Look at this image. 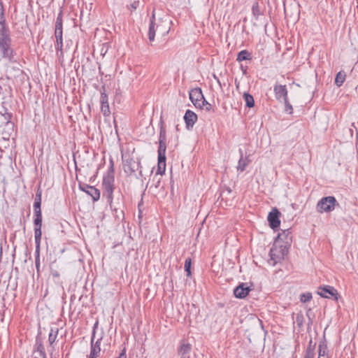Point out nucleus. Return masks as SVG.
I'll list each match as a JSON object with an SVG mask.
<instances>
[{
	"label": "nucleus",
	"instance_id": "f257e3e1",
	"mask_svg": "<svg viewBox=\"0 0 358 358\" xmlns=\"http://www.w3.org/2000/svg\"><path fill=\"white\" fill-rule=\"evenodd\" d=\"M292 242V236L290 229L282 230L278 234L270 250V265L274 266L278 262L284 259L288 253Z\"/></svg>",
	"mask_w": 358,
	"mask_h": 358
},
{
	"label": "nucleus",
	"instance_id": "f03ea898",
	"mask_svg": "<svg viewBox=\"0 0 358 358\" xmlns=\"http://www.w3.org/2000/svg\"><path fill=\"white\" fill-rule=\"evenodd\" d=\"M166 130L162 123L160 124L159 148H158V163L157 174L163 175L166 170Z\"/></svg>",
	"mask_w": 358,
	"mask_h": 358
},
{
	"label": "nucleus",
	"instance_id": "7ed1b4c3",
	"mask_svg": "<svg viewBox=\"0 0 358 358\" xmlns=\"http://www.w3.org/2000/svg\"><path fill=\"white\" fill-rule=\"evenodd\" d=\"M0 52L2 57L8 60L13 57L10 31L3 23H0Z\"/></svg>",
	"mask_w": 358,
	"mask_h": 358
},
{
	"label": "nucleus",
	"instance_id": "20e7f679",
	"mask_svg": "<svg viewBox=\"0 0 358 358\" xmlns=\"http://www.w3.org/2000/svg\"><path fill=\"white\" fill-rule=\"evenodd\" d=\"M122 157L123 163V169L126 174L131 176L132 174L135 173L136 171H139L140 177H143L140 162L135 161L129 155L127 156L122 155Z\"/></svg>",
	"mask_w": 358,
	"mask_h": 358
},
{
	"label": "nucleus",
	"instance_id": "39448f33",
	"mask_svg": "<svg viewBox=\"0 0 358 358\" xmlns=\"http://www.w3.org/2000/svg\"><path fill=\"white\" fill-rule=\"evenodd\" d=\"M115 176H103L102 181L103 195L106 197L107 202L112 208L113 201Z\"/></svg>",
	"mask_w": 358,
	"mask_h": 358
},
{
	"label": "nucleus",
	"instance_id": "423d86ee",
	"mask_svg": "<svg viewBox=\"0 0 358 358\" xmlns=\"http://www.w3.org/2000/svg\"><path fill=\"white\" fill-rule=\"evenodd\" d=\"M336 205L338 203L334 196L323 197L317 202V210L320 213L331 212L334 210Z\"/></svg>",
	"mask_w": 358,
	"mask_h": 358
},
{
	"label": "nucleus",
	"instance_id": "0eeeda50",
	"mask_svg": "<svg viewBox=\"0 0 358 358\" xmlns=\"http://www.w3.org/2000/svg\"><path fill=\"white\" fill-rule=\"evenodd\" d=\"M189 99L196 108H202L207 101L205 99L202 90L199 87H196L190 90L189 93Z\"/></svg>",
	"mask_w": 358,
	"mask_h": 358
},
{
	"label": "nucleus",
	"instance_id": "6e6552de",
	"mask_svg": "<svg viewBox=\"0 0 358 358\" xmlns=\"http://www.w3.org/2000/svg\"><path fill=\"white\" fill-rule=\"evenodd\" d=\"M317 294L322 298L338 301L339 294L338 291L332 286L323 285L317 288Z\"/></svg>",
	"mask_w": 358,
	"mask_h": 358
},
{
	"label": "nucleus",
	"instance_id": "1a4fd4ad",
	"mask_svg": "<svg viewBox=\"0 0 358 358\" xmlns=\"http://www.w3.org/2000/svg\"><path fill=\"white\" fill-rule=\"evenodd\" d=\"M273 92L275 99L282 102L288 98V91L286 85L275 84L273 87Z\"/></svg>",
	"mask_w": 358,
	"mask_h": 358
},
{
	"label": "nucleus",
	"instance_id": "9d476101",
	"mask_svg": "<svg viewBox=\"0 0 358 358\" xmlns=\"http://www.w3.org/2000/svg\"><path fill=\"white\" fill-rule=\"evenodd\" d=\"M95 338L92 337L91 338V349H90V354L88 357V358H96L100 355L101 351V341L102 340V336L99 337L96 341H94Z\"/></svg>",
	"mask_w": 358,
	"mask_h": 358
},
{
	"label": "nucleus",
	"instance_id": "9b49d317",
	"mask_svg": "<svg viewBox=\"0 0 358 358\" xmlns=\"http://www.w3.org/2000/svg\"><path fill=\"white\" fill-rule=\"evenodd\" d=\"M80 189L90 195L94 201H98L100 198V191L94 186L84 184L80 185Z\"/></svg>",
	"mask_w": 358,
	"mask_h": 358
},
{
	"label": "nucleus",
	"instance_id": "f8f14e48",
	"mask_svg": "<svg viewBox=\"0 0 358 358\" xmlns=\"http://www.w3.org/2000/svg\"><path fill=\"white\" fill-rule=\"evenodd\" d=\"M34 239H35V245H36V252L39 251L40 243L41 240L42 231V220H39L38 222H36V220H34Z\"/></svg>",
	"mask_w": 358,
	"mask_h": 358
},
{
	"label": "nucleus",
	"instance_id": "ddd939ff",
	"mask_svg": "<svg viewBox=\"0 0 358 358\" xmlns=\"http://www.w3.org/2000/svg\"><path fill=\"white\" fill-rule=\"evenodd\" d=\"M250 290L251 289L247 283L242 282L234 289V294L238 299H244L248 295Z\"/></svg>",
	"mask_w": 358,
	"mask_h": 358
},
{
	"label": "nucleus",
	"instance_id": "4468645a",
	"mask_svg": "<svg viewBox=\"0 0 358 358\" xmlns=\"http://www.w3.org/2000/svg\"><path fill=\"white\" fill-rule=\"evenodd\" d=\"M101 110L105 117H108L110 115V110L108 103V97L105 90L101 92Z\"/></svg>",
	"mask_w": 358,
	"mask_h": 358
},
{
	"label": "nucleus",
	"instance_id": "2eb2a0df",
	"mask_svg": "<svg viewBox=\"0 0 358 358\" xmlns=\"http://www.w3.org/2000/svg\"><path fill=\"white\" fill-rule=\"evenodd\" d=\"M268 221L272 229H275L279 227L280 224V221L279 220V211L276 208H274L268 213Z\"/></svg>",
	"mask_w": 358,
	"mask_h": 358
},
{
	"label": "nucleus",
	"instance_id": "dca6fc26",
	"mask_svg": "<svg viewBox=\"0 0 358 358\" xmlns=\"http://www.w3.org/2000/svg\"><path fill=\"white\" fill-rule=\"evenodd\" d=\"M184 120L187 127L192 128L197 120V115L193 111L187 110L184 115Z\"/></svg>",
	"mask_w": 358,
	"mask_h": 358
},
{
	"label": "nucleus",
	"instance_id": "f3484780",
	"mask_svg": "<svg viewBox=\"0 0 358 358\" xmlns=\"http://www.w3.org/2000/svg\"><path fill=\"white\" fill-rule=\"evenodd\" d=\"M157 30H158V29H157V22H155V10H153L148 30V38L150 41H154Z\"/></svg>",
	"mask_w": 358,
	"mask_h": 358
},
{
	"label": "nucleus",
	"instance_id": "a211bd4d",
	"mask_svg": "<svg viewBox=\"0 0 358 358\" xmlns=\"http://www.w3.org/2000/svg\"><path fill=\"white\" fill-rule=\"evenodd\" d=\"M171 21L168 22L159 19V23H157V29H158V31H160L163 36H165L168 34L170 31V24H171Z\"/></svg>",
	"mask_w": 358,
	"mask_h": 358
},
{
	"label": "nucleus",
	"instance_id": "6ab92c4d",
	"mask_svg": "<svg viewBox=\"0 0 358 358\" xmlns=\"http://www.w3.org/2000/svg\"><path fill=\"white\" fill-rule=\"evenodd\" d=\"M239 152L241 154V157L238 160V166L236 168H237L238 171L243 172L245 171V169L246 166L248 165L250 161L247 157H243V152L241 149L239 150Z\"/></svg>",
	"mask_w": 358,
	"mask_h": 358
},
{
	"label": "nucleus",
	"instance_id": "aec40b11",
	"mask_svg": "<svg viewBox=\"0 0 358 358\" xmlns=\"http://www.w3.org/2000/svg\"><path fill=\"white\" fill-rule=\"evenodd\" d=\"M41 204V202H40L38 201H34V220H36V222H38L39 220H42Z\"/></svg>",
	"mask_w": 358,
	"mask_h": 358
},
{
	"label": "nucleus",
	"instance_id": "412c9836",
	"mask_svg": "<svg viewBox=\"0 0 358 358\" xmlns=\"http://www.w3.org/2000/svg\"><path fill=\"white\" fill-rule=\"evenodd\" d=\"M251 59V54L248 50H243L238 52L236 60L238 62H242L244 60H250Z\"/></svg>",
	"mask_w": 358,
	"mask_h": 358
},
{
	"label": "nucleus",
	"instance_id": "4be33fe9",
	"mask_svg": "<svg viewBox=\"0 0 358 358\" xmlns=\"http://www.w3.org/2000/svg\"><path fill=\"white\" fill-rule=\"evenodd\" d=\"M345 78H346L345 73L344 71H339L336 74V78H335V84L338 87H341L343 84V83L345 82Z\"/></svg>",
	"mask_w": 358,
	"mask_h": 358
},
{
	"label": "nucleus",
	"instance_id": "5701e85b",
	"mask_svg": "<svg viewBox=\"0 0 358 358\" xmlns=\"http://www.w3.org/2000/svg\"><path fill=\"white\" fill-rule=\"evenodd\" d=\"M243 98L245 101V106L247 107L252 108L254 106L255 101H254L253 96L251 94H250L247 92H245L243 94Z\"/></svg>",
	"mask_w": 358,
	"mask_h": 358
},
{
	"label": "nucleus",
	"instance_id": "b1692460",
	"mask_svg": "<svg viewBox=\"0 0 358 358\" xmlns=\"http://www.w3.org/2000/svg\"><path fill=\"white\" fill-rule=\"evenodd\" d=\"M63 38L62 39H56V45L55 49L57 50V55L59 57L63 56Z\"/></svg>",
	"mask_w": 358,
	"mask_h": 358
},
{
	"label": "nucleus",
	"instance_id": "393cba45",
	"mask_svg": "<svg viewBox=\"0 0 358 358\" xmlns=\"http://www.w3.org/2000/svg\"><path fill=\"white\" fill-rule=\"evenodd\" d=\"M57 334H58L57 329H56L55 331H54L53 329H51V331L49 334V336H48V342L50 345H52L55 343V341L57 338Z\"/></svg>",
	"mask_w": 358,
	"mask_h": 358
},
{
	"label": "nucleus",
	"instance_id": "a878e982",
	"mask_svg": "<svg viewBox=\"0 0 358 358\" xmlns=\"http://www.w3.org/2000/svg\"><path fill=\"white\" fill-rule=\"evenodd\" d=\"M55 30H62V11L58 14L56 22H55Z\"/></svg>",
	"mask_w": 358,
	"mask_h": 358
},
{
	"label": "nucleus",
	"instance_id": "bb28decb",
	"mask_svg": "<svg viewBox=\"0 0 358 358\" xmlns=\"http://www.w3.org/2000/svg\"><path fill=\"white\" fill-rule=\"evenodd\" d=\"M312 299V294L310 292L303 293L300 296V301L302 303H306Z\"/></svg>",
	"mask_w": 358,
	"mask_h": 358
},
{
	"label": "nucleus",
	"instance_id": "cd10ccee",
	"mask_svg": "<svg viewBox=\"0 0 358 358\" xmlns=\"http://www.w3.org/2000/svg\"><path fill=\"white\" fill-rule=\"evenodd\" d=\"M282 102L285 104V111L288 114H292L293 113V108L292 106L290 104V103L288 101V98L285 100L282 101Z\"/></svg>",
	"mask_w": 358,
	"mask_h": 358
},
{
	"label": "nucleus",
	"instance_id": "c85d7f7f",
	"mask_svg": "<svg viewBox=\"0 0 358 358\" xmlns=\"http://www.w3.org/2000/svg\"><path fill=\"white\" fill-rule=\"evenodd\" d=\"M36 345H37V352H39L40 355L43 358H46L45 348H44L43 344L41 343H37Z\"/></svg>",
	"mask_w": 358,
	"mask_h": 358
},
{
	"label": "nucleus",
	"instance_id": "c756f323",
	"mask_svg": "<svg viewBox=\"0 0 358 358\" xmlns=\"http://www.w3.org/2000/svg\"><path fill=\"white\" fill-rule=\"evenodd\" d=\"M191 350V346L189 344H182L180 346V352L182 355L188 353Z\"/></svg>",
	"mask_w": 358,
	"mask_h": 358
},
{
	"label": "nucleus",
	"instance_id": "7c9ffc66",
	"mask_svg": "<svg viewBox=\"0 0 358 358\" xmlns=\"http://www.w3.org/2000/svg\"><path fill=\"white\" fill-rule=\"evenodd\" d=\"M139 6V1H134L133 3L127 6L128 9L135 10Z\"/></svg>",
	"mask_w": 358,
	"mask_h": 358
},
{
	"label": "nucleus",
	"instance_id": "2f4dec72",
	"mask_svg": "<svg viewBox=\"0 0 358 358\" xmlns=\"http://www.w3.org/2000/svg\"><path fill=\"white\" fill-rule=\"evenodd\" d=\"M326 354V347H322L321 345L319 346V357H324Z\"/></svg>",
	"mask_w": 358,
	"mask_h": 358
},
{
	"label": "nucleus",
	"instance_id": "473e14b6",
	"mask_svg": "<svg viewBox=\"0 0 358 358\" xmlns=\"http://www.w3.org/2000/svg\"><path fill=\"white\" fill-rule=\"evenodd\" d=\"M99 326V321L96 320L95 323L94 324L93 328H92V337L95 338L96 335V331Z\"/></svg>",
	"mask_w": 358,
	"mask_h": 358
},
{
	"label": "nucleus",
	"instance_id": "72a5a7b5",
	"mask_svg": "<svg viewBox=\"0 0 358 358\" xmlns=\"http://www.w3.org/2000/svg\"><path fill=\"white\" fill-rule=\"evenodd\" d=\"M62 30H55V36L56 39H62Z\"/></svg>",
	"mask_w": 358,
	"mask_h": 358
},
{
	"label": "nucleus",
	"instance_id": "f704fd0d",
	"mask_svg": "<svg viewBox=\"0 0 358 358\" xmlns=\"http://www.w3.org/2000/svg\"><path fill=\"white\" fill-rule=\"evenodd\" d=\"M114 176V166H110L108 170V172L106 174H105L103 176Z\"/></svg>",
	"mask_w": 358,
	"mask_h": 358
},
{
	"label": "nucleus",
	"instance_id": "c9c22d12",
	"mask_svg": "<svg viewBox=\"0 0 358 358\" xmlns=\"http://www.w3.org/2000/svg\"><path fill=\"white\" fill-rule=\"evenodd\" d=\"M192 262L190 258H187L185 261L184 268H191Z\"/></svg>",
	"mask_w": 358,
	"mask_h": 358
},
{
	"label": "nucleus",
	"instance_id": "e433bc0d",
	"mask_svg": "<svg viewBox=\"0 0 358 358\" xmlns=\"http://www.w3.org/2000/svg\"><path fill=\"white\" fill-rule=\"evenodd\" d=\"M252 13L255 15H258V13H259V6H258V4L257 3H255L252 6Z\"/></svg>",
	"mask_w": 358,
	"mask_h": 358
},
{
	"label": "nucleus",
	"instance_id": "4c0bfd02",
	"mask_svg": "<svg viewBox=\"0 0 358 358\" xmlns=\"http://www.w3.org/2000/svg\"><path fill=\"white\" fill-rule=\"evenodd\" d=\"M303 358H314V355L311 351H307Z\"/></svg>",
	"mask_w": 358,
	"mask_h": 358
},
{
	"label": "nucleus",
	"instance_id": "58836bf2",
	"mask_svg": "<svg viewBox=\"0 0 358 358\" xmlns=\"http://www.w3.org/2000/svg\"><path fill=\"white\" fill-rule=\"evenodd\" d=\"M37 201L41 202V192H39V193L37 192L36 194V197H35V201Z\"/></svg>",
	"mask_w": 358,
	"mask_h": 358
},
{
	"label": "nucleus",
	"instance_id": "ea45409f",
	"mask_svg": "<svg viewBox=\"0 0 358 358\" xmlns=\"http://www.w3.org/2000/svg\"><path fill=\"white\" fill-rule=\"evenodd\" d=\"M206 106V110H211V105L207 102V103H205L204 106Z\"/></svg>",
	"mask_w": 358,
	"mask_h": 358
},
{
	"label": "nucleus",
	"instance_id": "a19ab883",
	"mask_svg": "<svg viewBox=\"0 0 358 358\" xmlns=\"http://www.w3.org/2000/svg\"><path fill=\"white\" fill-rule=\"evenodd\" d=\"M3 8L1 0H0V16L3 14Z\"/></svg>",
	"mask_w": 358,
	"mask_h": 358
},
{
	"label": "nucleus",
	"instance_id": "79ce46f5",
	"mask_svg": "<svg viewBox=\"0 0 358 358\" xmlns=\"http://www.w3.org/2000/svg\"><path fill=\"white\" fill-rule=\"evenodd\" d=\"M185 271L186 272V275L187 277H189L191 275V274H192V270H185Z\"/></svg>",
	"mask_w": 358,
	"mask_h": 358
},
{
	"label": "nucleus",
	"instance_id": "37998d69",
	"mask_svg": "<svg viewBox=\"0 0 358 358\" xmlns=\"http://www.w3.org/2000/svg\"><path fill=\"white\" fill-rule=\"evenodd\" d=\"M213 77L217 80V82L220 85V86L221 87L222 86L221 83H220V80L218 79V78L215 75H213Z\"/></svg>",
	"mask_w": 358,
	"mask_h": 358
},
{
	"label": "nucleus",
	"instance_id": "c03bdc74",
	"mask_svg": "<svg viewBox=\"0 0 358 358\" xmlns=\"http://www.w3.org/2000/svg\"><path fill=\"white\" fill-rule=\"evenodd\" d=\"M110 166H114L113 160H110Z\"/></svg>",
	"mask_w": 358,
	"mask_h": 358
},
{
	"label": "nucleus",
	"instance_id": "a18cd8bd",
	"mask_svg": "<svg viewBox=\"0 0 358 358\" xmlns=\"http://www.w3.org/2000/svg\"><path fill=\"white\" fill-rule=\"evenodd\" d=\"M53 275H54V276H57V275H58V274H57V272H55V273H53Z\"/></svg>",
	"mask_w": 358,
	"mask_h": 358
},
{
	"label": "nucleus",
	"instance_id": "49530a36",
	"mask_svg": "<svg viewBox=\"0 0 358 358\" xmlns=\"http://www.w3.org/2000/svg\"><path fill=\"white\" fill-rule=\"evenodd\" d=\"M36 268H38V264L36 263Z\"/></svg>",
	"mask_w": 358,
	"mask_h": 358
},
{
	"label": "nucleus",
	"instance_id": "de8ad7c7",
	"mask_svg": "<svg viewBox=\"0 0 358 358\" xmlns=\"http://www.w3.org/2000/svg\"><path fill=\"white\" fill-rule=\"evenodd\" d=\"M8 278H10V273H8Z\"/></svg>",
	"mask_w": 358,
	"mask_h": 358
},
{
	"label": "nucleus",
	"instance_id": "09e8293b",
	"mask_svg": "<svg viewBox=\"0 0 358 358\" xmlns=\"http://www.w3.org/2000/svg\"><path fill=\"white\" fill-rule=\"evenodd\" d=\"M320 358V357H319Z\"/></svg>",
	"mask_w": 358,
	"mask_h": 358
}]
</instances>
